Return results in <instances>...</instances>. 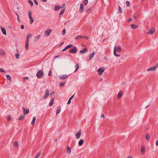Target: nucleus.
<instances>
[{
  "mask_svg": "<svg viewBox=\"0 0 158 158\" xmlns=\"http://www.w3.org/2000/svg\"><path fill=\"white\" fill-rule=\"evenodd\" d=\"M132 20V19L131 18H129L127 20V21L129 22L131 21Z\"/></svg>",
  "mask_w": 158,
  "mask_h": 158,
  "instance_id": "4d7b16f0",
  "label": "nucleus"
},
{
  "mask_svg": "<svg viewBox=\"0 0 158 158\" xmlns=\"http://www.w3.org/2000/svg\"><path fill=\"white\" fill-rule=\"evenodd\" d=\"M65 6V4H64L62 5V6L61 7H60V8H63Z\"/></svg>",
  "mask_w": 158,
  "mask_h": 158,
  "instance_id": "e2e57ef3",
  "label": "nucleus"
},
{
  "mask_svg": "<svg viewBox=\"0 0 158 158\" xmlns=\"http://www.w3.org/2000/svg\"><path fill=\"white\" fill-rule=\"evenodd\" d=\"M40 35H38L34 38V39L35 41L37 40L40 37Z\"/></svg>",
  "mask_w": 158,
  "mask_h": 158,
  "instance_id": "7c9ffc66",
  "label": "nucleus"
},
{
  "mask_svg": "<svg viewBox=\"0 0 158 158\" xmlns=\"http://www.w3.org/2000/svg\"><path fill=\"white\" fill-rule=\"evenodd\" d=\"M7 118L9 121H10L11 119V117L10 115H8L7 117Z\"/></svg>",
  "mask_w": 158,
  "mask_h": 158,
  "instance_id": "603ef678",
  "label": "nucleus"
},
{
  "mask_svg": "<svg viewBox=\"0 0 158 158\" xmlns=\"http://www.w3.org/2000/svg\"><path fill=\"white\" fill-rule=\"evenodd\" d=\"M25 117V116L24 115H20L19 118V120H23V119H24Z\"/></svg>",
  "mask_w": 158,
  "mask_h": 158,
  "instance_id": "393cba45",
  "label": "nucleus"
},
{
  "mask_svg": "<svg viewBox=\"0 0 158 158\" xmlns=\"http://www.w3.org/2000/svg\"><path fill=\"white\" fill-rule=\"evenodd\" d=\"M158 67V63H157L155 66H153L151 67H150L149 68L147 71H154L156 70V68H157Z\"/></svg>",
  "mask_w": 158,
  "mask_h": 158,
  "instance_id": "39448f33",
  "label": "nucleus"
},
{
  "mask_svg": "<svg viewBox=\"0 0 158 158\" xmlns=\"http://www.w3.org/2000/svg\"><path fill=\"white\" fill-rule=\"evenodd\" d=\"M118 51V52H120L121 51V47L120 46L118 47L117 49V47L116 46H115L114 48V55L116 56L119 57L120 56V55L117 54L116 52Z\"/></svg>",
  "mask_w": 158,
  "mask_h": 158,
  "instance_id": "f257e3e1",
  "label": "nucleus"
},
{
  "mask_svg": "<svg viewBox=\"0 0 158 158\" xmlns=\"http://www.w3.org/2000/svg\"><path fill=\"white\" fill-rule=\"evenodd\" d=\"M145 150V147L142 146L141 148V152L142 155H143L144 153Z\"/></svg>",
  "mask_w": 158,
  "mask_h": 158,
  "instance_id": "dca6fc26",
  "label": "nucleus"
},
{
  "mask_svg": "<svg viewBox=\"0 0 158 158\" xmlns=\"http://www.w3.org/2000/svg\"><path fill=\"white\" fill-rule=\"evenodd\" d=\"M130 4V2L128 1H127L126 2V5L127 7H129Z\"/></svg>",
  "mask_w": 158,
  "mask_h": 158,
  "instance_id": "37998d69",
  "label": "nucleus"
},
{
  "mask_svg": "<svg viewBox=\"0 0 158 158\" xmlns=\"http://www.w3.org/2000/svg\"><path fill=\"white\" fill-rule=\"evenodd\" d=\"M65 84V82H61L60 83V85L61 86H63Z\"/></svg>",
  "mask_w": 158,
  "mask_h": 158,
  "instance_id": "c03bdc74",
  "label": "nucleus"
},
{
  "mask_svg": "<svg viewBox=\"0 0 158 158\" xmlns=\"http://www.w3.org/2000/svg\"><path fill=\"white\" fill-rule=\"evenodd\" d=\"M59 56H59V55H58V56H55V57H54V58H58V57H59Z\"/></svg>",
  "mask_w": 158,
  "mask_h": 158,
  "instance_id": "338daca9",
  "label": "nucleus"
},
{
  "mask_svg": "<svg viewBox=\"0 0 158 158\" xmlns=\"http://www.w3.org/2000/svg\"><path fill=\"white\" fill-rule=\"evenodd\" d=\"M73 44H69V45H67V46H66L62 51L63 52L65 51L66 50H67V49L73 46Z\"/></svg>",
  "mask_w": 158,
  "mask_h": 158,
  "instance_id": "4468645a",
  "label": "nucleus"
},
{
  "mask_svg": "<svg viewBox=\"0 0 158 158\" xmlns=\"http://www.w3.org/2000/svg\"><path fill=\"white\" fill-rule=\"evenodd\" d=\"M77 52V48L75 46H74L72 49H70L69 50V52L70 53H76Z\"/></svg>",
  "mask_w": 158,
  "mask_h": 158,
  "instance_id": "7ed1b4c3",
  "label": "nucleus"
},
{
  "mask_svg": "<svg viewBox=\"0 0 158 158\" xmlns=\"http://www.w3.org/2000/svg\"><path fill=\"white\" fill-rule=\"evenodd\" d=\"M155 28H151L150 30H149V31L147 33L148 34H150V35H152L154 33L155 31Z\"/></svg>",
  "mask_w": 158,
  "mask_h": 158,
  "instance_id": "423d86ee",
  "label": "nucleus"
},
{
  "mask_svg": "<svg viewBox=\"0 0 158 158\" xmlns=\"http://www.w3.org/2000/svg\"><path fill=\"white\" fill-rule=\"evenodd\" d=\"M84 6L82 3H81L80 5V7L79 9V11L80 13H82L83 11Z\"/></svg>",
  "mask_w": 158,
  "mask_h": 158,
  "instance_id": "ddd939ff",
  "label": "nucleus"
},
{
  "mask_svg": "<svg viewBox=\"0 0 158 158\" xmlns=\"http://www.w3.org/2000/svg\"><path fill=\"white\" fill-rule=\"evenodd\" d=\"M67 152L68 154H70L71 153V150L69 146L67 147Z\"/></svg>",
  "mask_w": 158,
  "mask_h": 158,
  "instance_id": "b1692460",
  "label": "nucleus"
},
{
  "mask_svg": "<svg viewBox=\"0 0 158 158\" xmlns=\"http://www.w3.org/2000/svg\"><path fill=\"white\" fill-rule=\"evenodd\" d=\"M104 69L103 67L100 68L97 70V71L98 72V74L99 75H101L103 72L104 71Z\"/></svg>",
  "mask_w": 158,
  "mask_h": 158,
  "instance_id": "20e7f679",
  "label": "nucleus"
},
{
  "mask_svg": "<svg viewBox=\"0 0 158 158\" xmlns=\"http://www.w3.org/2000/svg\"><path fill=\"white\" fill-rule=\"evenodd\" d=\"M32 35L31 33L28 34L27 36L26 40L29 41V39L31 36Z\"/></svg>",
  "mask_w": 158,
  "mask_h": 158,
  "instance_id": "5701e85b",
  "label": "nucleus"
},
{
  "mask_svg": "<svg viewBox=\"0 0 158 158\" xmlns=\"http://www.w3.org/2000/svg\"><path fill=\"white\" fill-rule=\"evenodd\" d=\"M65 33H66L65 29H63V31H62V35H65Z\"/></svg>",
  "mask_w": 158,
  "mask_h": 158,
  "instance_id": "58836bf2",
  "label": "nucleus"
},
{
  "mask_svg": "<svg viewBox=\"0 0 158 158\" xmlns=\"http://www.w3.org/2000/svg\"><path fill=\"white\" fill-rule=\"evenodd\" d=\"M52 71L51 70H50L49 72L48 73V76H51L52 75Z\"/></svg>",
  "mask_w": 158,
  "mask_h": 158,
  "instance_id": "de8ad7c7",
  "label": "nucleus"
},
{
  "mask_svg": "<svg viewBox=\"0 0 158 158\" xmlns=\"http://www.w3.org/2000/svg\"><path fill=\"white\" fill-rule=\"evenodd\" d=\"M65 9L61 10L60 12V15H61L63 14L64 12Z\"/></svg>",
  "mask_w": 158,
  "mask_h": 158,
  "instance_id": "e433bc0d",
  "label": "nucleus"
},
{
  "mask_svg": "<svg viewBox=\"0 0 158 158\" xmlns=\"http://www.w3.org/2000/svg\"><path fill=\"white\" fill-rule=\"evenodd\" d=\"M54 98H52L49 103V106H52V105L54 103Z\"/></svg>",
  "mask_w": 158,
  "mask_h": 158,
  "instance_id": "412c9836",
  "label": "nucleus"
},
{
  "mask_svg": "<svg viewBox=\"0 0 158 158\" xmlns=\"http://www.w3.org/2000/svg\"><path fill=\"white\" fill-rule=\"evenodd\" d=\"M88 0H84L83 2V4L85 5L86 6L88 3Z\"/></svg>",
  "mask_w": 158,
  "mask_h": 158,
  "instance_id": "2f4dec72",
  "label": "nucleus"
},
{
  "mask_svg": "<svg viewBox=\"0 0 158 158\" xmlns=\"http://www.w3.org/2000/svg\"><path fill=\"white\" fill-rule=\"evenodd\" d=\"M43 74V70H39L36 74L37 77L39 79L42 76Z\"/></svg>",
  "mask_w": 158,
  "mask_h": 158,
  "instance_id": "f03ea898",
  "label": "nucleus"
},
{
  "mask_svg": "<svg viewBox=\"0 0 158 158\" xmlns=\"http://www.w3.org/2000/svg\"><path fill=\"white\" fill-rule=\"evenodd\" d=\"M0 71L4 73H6V71L4 70L2 68H0Z\"/></svg>",
  "mask_w": 158,
  "mask_h": 158,
  "instance_id": "a19ab883",
  "label": "nucleus"
},
{
  "mask_svg": "<svg viewBox=\"0 0 158 158\" xmlns=\"http://www.w3.org/2000/svg\"><path fill=\"white\" fill-rule=\"evenodd\" d=\"M30 19V23H31V24H32L34 21V19H33V18H32Z\"/></svg>",
  "mask_w": 158,
  "mask_h": 158,
  "instance_id": "8fccbe9b",
  "label": "nucleus"
},
{
  "mask_svg": "<svg viewBox=\"0 0 158 158\" xmlns=\"http://www.w3.org/2000/svg\"><path fill=\"white\" fill-rule=\"evenodd\" d=\"M75 67H76V70L74 71V72H76L78 70L79 68V64H76L75 65Z\"/></svg>",
  "mask_w": 158,
  "mask_h": 158,
  "instance_id": "72a5a7b5",
  "label": "nucleus"
},
{
  "mask_svg": "<svg viewBox=\"0 0 158 158\" xmlns=\"http://www.w3.org/2000/svg\"><path fill=\"white\" fill-rule=\"evenodd\" d=\"M20 55L19 53H17L15 55V56L16 59H19V56Z\"/></svg>",
  "mask_w": 158,
  "mask_h": 158,
  "instance_id": "a18cd8bd",
  "label": "nucleus"
},
{
  "mask_svg": "<svg viewBox=\"0 0 158 158\" xmlns=\"http://www.w3.org/2000/svg\"><path fill=\"white\" fill-rule=\"evenodd\" d=\"M49 91L48 89L46 90L45 92V95L44 96V99L46 98L49 95Z\"/></svg>",
  "mask_w": 158,
  "mask_h": 158,
  "instance_id": "9b49d317",
  "label": "nucleus"
},
{
  "mask_svg": "<svg viewBox=\"0 0 158 158\" xmlns=\"http://www.w3.org/2000/svg\"><path fill=\"white\" fill-rule=\"evenodd\" d=\"M60 8V7L58 6H56L55 7L54 10L55 11H57L59 10Z\"/></svg>",
  "mask_w": 158,
  "mask_h": 158,
  "instance_id": "bb28decb",
  "label": "nucleus"
},
{
  "mask_svg": "<svg viewBox=\"0 0 158 158\" xmlns=\"http://www.w3.org/2000/svg\"><path fill=\"white\" fill-rule=\"evenodd\" d=\"M84 143V141L83 139H80L78 142V145L79 146H81Z\"/></svg>",
  "mask_w": 158,
  "mask_h": 158,
  "instance_id": "6ab92c4d",
  "label": "nucleus"
},
{
  "mask_svg": "<svg viewBox=\"0 0 158 158\" xmlns=\"http://www.w3.org/2000/svg\"><path fill=\"white\" fill-rule=\"evenodd\" d=\"M92 11V10L91 9H89L86 10V12L88 13H89Z\"/></svg>",
  "mask_w": 158,
  "mask_h": 158,
  "instance_id": "79ce46f5",
  "label": "nucleus"
},
{
  "mask_svg": "<svg viewBox=\"0 0 158 158\" xmlns=\"http://www.w3.org/2000/svg\"><path fill=\"white\" fill-rule=\"evenodd\" d=\"M31 14H32V13H31V11H29L28 12V16H29V19L32 18V17L31 16Z\"/></svg>",
  "mask_w": 158,
  "mask_h": 158,
  "instance_id": "c9c22d12",
  "label": "nucleus"
},
{
  "mask_svg": "<svg viewBox=\"0 0 158 158\" xmlns=\"http://www.w3.org/2000/svg\"><path fill=\"white\" fill-rule=\"evenodd\" d=\"M28 2L30 3L31 6H32L33 5V2L29 0H28Z\"/></svg>",
  "mask_w": 158,
  "mask_h": 158,
  "instance_id": "09e8293b",
  "label": "nucleus"
},
{
  "mask_svg": "<svg viewBox=\"0 0 158 158\" xmlns=\"http://www.w3.org/2000/svg\"><path fill=\"white\" fill-rule=\"evenodd\" d=\"M74 94L70 98V99H72L73 98H74Z\"/></svg>",
  "mask_w": 158,
  "mask_h": 158,
  "instance_id": "680f3d73",
  "label": "nucleus"
},
{
  "mask_svg": "<svg viewBox=\"0 0 158 158\" xmlns=\"http://www.w3.org/2000/svg\"><path fill=\"white\" fill-rule=\"evenodd\" d=\"M61 110V107H59L58 109H57V110H56V114H58L60 112V110Z\"/></svg>",
  "mask_w": 158,
  "mask_h": 158,
  "instance_id": "c756f323",
  "label": "nucleus"
},
{
  "mask_svg": "<svg viewBox=\"0 0 158 158\" xmlns=\"http://www.w3.org/2000/svg\"><path fill=\"white\" fill-rule=\"evenodd\" d=\"M104 60H108V59L107 58V57H105L104 58Z\"/></svg>",
  "mask_w": 158,
  "mask_h": 158,
  "instance_id": "0e129e2a",
  "label": "nucleus"
},
{
  "mask_svg": "<svg viewBox=\"0 0 158 158\" xmlns=\"http://www.w3.org/2000/svg\"><path fill=\"white\" fill-rule=\"evenodd\" d=\"M0 54L1 55H4L5 54V52H4V51H3V50H0Z\"/></svg>",
  "mask_w": 158,
  "mask_h": 158,
  "instance_id": "49530a36",
  "label": "nucleus"
},
{
  "mask_svg": "<svg viewBox=\"0 0 158 158\" xmlns=\"http://www.w3.org/2000/svg\"><path fill=\"white\" fill-rule=\"evenodd\" d=\"M81 131L80 130L78 132H77L75 134V136L76 139H78L79 138L81 135Z\"/></svg>",
  "mask_w": 158,
  "mask_h": 158,
  "instance_id": "1a4fd4ad",
  "label": "nucleus"
},
{
  "mask_svg": "<svg viewBox=\"0 0 158 158\" xmlns=\"http://www.w3.org/2000/svg\"><path fill=\"white\" fill-rule=\"evenodd\" d=\"M41 155V152H39L38 153L35 157V158H38Z\"/></svg>",
  "mask_w": 158,
  "mask_h": 158,
  "instance_id": "f704fd0d",
  "label": "nucleus"
},
{
  "mask_svg": "<svg viewBox=\"0 0 158 158\" xmlns=\"http://www.w3.org/2000/svg\"><path fill=\"white\" fill-rule=\"evenodd\" d=\"M35 3L36 5H38V3L37 1L36 0H34Z\"/></svg>",
  "mask_w": 158,
  "mask_h": 158,
  "instance_id": "864d4df0",
  "label": "nucleus"
},
{
  "mask_svg": "<svg viewBox=\"0 0 158 158\" xmlns=\"http://www.w3.org/2000/svg\"><path fill=\"white\" fill-rule=\"evenodd\" d=\"M1 29L2 31V33L4 35H6V31L5 28L3 27H1Z\"/></svg>",
  "mask_w": 158,
  "mask_h": 158,
  "instance_id": "f3484780",
  "label": "nucleus"
},
{
  "mask_svg": "<svg viewBox=\"0 0 158 158\" xmlns=\"http://www.w3.org/2000/svg\"><path fill=\"white\" fill-rule=\"evenodd\" d=\"M35 120H36V118L35 117H34L33 118V119H32V120L31 122V124L33 125H34V124H35Z\"/></svg>",
  "mask_w": 158,
  "mask_h": 158,
  "instance_id": "a878e982",
  "label": "nucleus"
},
{
  "mask_svg": "<svg viewBox=\"0 0 158 158\" xmlns=\"http://www.w3.org/2000/svg\"><path fill=\"white\" fill-rule=\"evenodd\" d=\"M131 27L133 29H135L138 27V26L137 25H135L134 24H131Z\"/></svg>",
  "mask_w": 158,
  "mask_h": 158,
  "instance_id": "4be33fe9",
  "label": "nucleus"
},
{
  "mask_svg": "<svg viewBox=\"0 0 158 158\" xmlns=\"http://www.w3.org/2000/svg\"><path fill=\"white\" fill-rule=\"evenodd\" d=\"M54 92H52L50 94V95H54Z\"/></svg>",
  "mask_w": 158,
  "mask_h": 158,
  "instance_id": "13d9d810",
  "label": "nucleus"
},
{
  "mask_svg": "<svg viewBox=\"0 0 158 158\" xmlns=\"http://www.w3.org/2000/svg\"><path fill=\"white\" fill-rule=\"evenodd\" d=\"M83 36H81V35H79L76 37V38H75V40H77L83 38Z\"/></svg>",
  "mask_w": 158,
  "mask_h": 158,
  "instance_id": "cd10ccee",
  "label": "nucleus"
},
{
  "mask_svg": "<svg viewBox=\"0 0 158 158\" xmlns=\"http://www.w3.org/2000/svg\"><path fill=\"white\" fill-rule=\"evenodd\" d=\"M68 77L67 75H63L60 76L59 78L60 79L64 80L66 79Z\"/></svg>",
  "mask_w": 158,
  "mask_h": 158,
  "instance_id": "9d476101",
  "label": "nucleus"
},
{
  "mask_svg": "<svg viewBox=\"0 0 158 158\" xmlns=\"http://www.w3.org/2000/svg\"><path fill=\"white\" fill-rule=\"evenodd\" d=\"M14 145L15 147H18L19 146L18 142L17 141L15 142L14 143Z\"/></svg>",
  "mask_w": 158,
  "mask_h": 158,
  "instance_id": "473e14b6",
  "label": "nucleus"
},
{
  "mask_svg": "<svg viewBox=\"0 0 158 158\" xmlns=\"http://www.w3.org/2000/svg\"><path fill=\"white\" fill-rule=\"evenodd\" d=\"M71 99H70V98L69 99V100L68 101V103H67V104H70L71 102Z\"/></svg>",
  "mask_w": 158,
  "mask_h": 158,
  "instance_id": "3c124183",
  "label": "nucleus"
},
{
  "mask_svg": "<svg viewBox=\"0 0 158 158\" xmlns=\"http://www.w3.org/2000/svg\"><path fill=\"white\" fill-rule=\"evenodd\" d=\"M83 38H85L87 40H88L89 39V37L87 36H83Z\"/></svg>",
  "mask_w": 158,
  "mask_h": 158,
  "instance_id": "5fc2aeb1",
  "label": "nucleus"
},
{
  "mask_svg": "<svg viewBox=\"0 0 158 158\" xmlns=\"http://www.w3.org/2000/svg\"><path fill=\"white\" fill-rule=\"evenodd\" d=\"M156 145L157 146H158V140H157L156 143Z\"/></svg>",
  "mask_w": 158,
  "mask_h": 158,
  "instance_id": "bf43d9fd",
  "label": "nucleus"
},
{
  "mask_svg": "<svg viewBox=\"0 0 158 158\" xmlns=\"http://www.w3.org/2000/svg\"><path fill=\"white\" fill-rule=\"evenodd\" d=\"M88 49L86 48H85L83 50H81L80 51L79 53L81 54L82 53H85L87 52Z\"/></svg>",
  "mask_w": 158,
  "mask_h": 158,
  "instance_id": "f8f14e48",
  "label": "nucleus"
},
{
  "mask_svg": "<svg viewBox=\"0 0 158 158\" xmlns=\"http://www.w3.org/2000/svg\"><path fill=\"white\" fill-rule=\"evenodd\" d=\"M52 30L48 29L45 31L44 35L46 36H48L51 32Z\"/></svg>",
  "mask_w": 158,
  "mask_h": 158,
  "instance_id": "0eeeda50",
  "label": "nucleus"
},
{
  "mask_svg": "<svg viewBox=\"0 0 158 158\" xmlns=\"http://www.w3.org/2000/svg\"><path fill=\"white\" fill-rule=\"evenodd\" d=\"M101 117H103L104 118H105V116H104V114H102L101 115Z\"/></svg>",
  "mask_w": 158,
  "mask_h": 158,
  "instance_id": "774afa93",
  "label": "nucleus"
},
{
  "mask_svg": "<svg viewBox=\"0 0 158 158\" xmlns=\"http://www.w3.org/2000/svg\"><path fill=\"white\" fill-rule=\"evenodd\" d=\"M122 13V8L120 6H119L118 7V14H121Z\"/></svg>",
  "mask_w": 158,
  "mask_h": 158,
  "instance_id": "c85d7f7f",
  "label": "nucleus"
},
{
  "mask_svg": "<svg viewBox=\"0 0 158 158\" xmlns=\"http://www.w3.org/2000/svg\"><path fill=\"white\" fill-rule=\"evenodd\" d=\"M18 17L17 18V19H18V21H19V22H20V20L19 16L18 17Z\"/></svg>",
  "mask_w": 158,
  "mask_h": 158,
  "instance_id": "69168bd1",
  "label": "nucleus"
},
{
  "mask_svg": "<svg viewBox=\"0 0 158 158\" xmlns=\"http://www.w3.org/2000/svg\"><path fill=\"white\" fill-rule=\"evenodd\" d=\"M123 94V92L122 91H120L119 92L118 95V99H119L121 98L122 95Z\"/></svg>",
  "mask_w": 158,
  "mask_h": 158,
  "instance_id": "aec40b11",
  "label": "nucleus"
},
{
  "mask_svg": "<svg viewBox=\"0 0 158 158\" xmlns=\"http://www.w3.org/2000/svg\"><path fill=\"white\" fill-rule=\"evenodd\" d=\"M24 79L25 80V79L28 80V78L27 77H24Z\"/></svg>",
  "mask_w": 158,
  "mask_h": 158,
  "instance_id": "052dcab7",
  "label": "nucleus"
},
{
  "mask_svg": "<svg viewBox=\"0 0 158 158\" xmlns=\"http://www.w3.org/2000/svg\"><path fill=\"white\" fill-rule=\"evenodd\" d=\"M21 28L22 29H23L24 28V26L23 25H21Z\"/></svg>",
  "mask_w": 158,
  "mask_h": 158,
  "instance_id": "6e6d98bb",
  "label": "nucleus"
},
{
  "mask_svg": "<svg viewBox=\"0 0 158 158\" xmlns=\"http://www.w3.org/2000/svg\"><path fill=\"white\" fill-rule=\"evenodd\" d=\"M29 41L27 40H26V41L25 47L27 50H28V47L29 45Z\"/></svg>",
  "mask_w": 158,
  "mask_h": 158,
  "instance_id": "a211bd4d",
  "label": "nucleus"
},
{
  "mask_svg": "<svg viewBox=\"0 0 158 158\" xmlns=\"http://www.w3.org/2000/svg\"><path fill=\"white\" fill-rule=\"evenodd\" d=\"M95 54V52H92L91 54H90L89 55V60H88V61L91 60L94 57V56Z\"/></svg>",
  "mask_w": 158,
  "mask_h": 158,
  "instance_id": "2eb2a0df",
  "label": "nucleus"
},
{
  "mask_svg": "<svg viewBox=\"0 0 158 158\" xmlns=\"http://www.w3.org/2000/svg\"><path fill=\"white\" fill-rule=\"evenodd\" d=\"M150 136L149 135H147L146 136V139L147 140H148L149 139Z\"/></svg>",
  "mask_w": 158,
  "mask_h": 158,
  "instance_id": "ea45409f",
  "label": "nucleus"
},
{
  "mask_svg": "<svg viewBox=\"0 0 158 158\" xmlns=\"http://www.w3.org/2000/svg\"><path fill=\"white\" fill-rule=\"evenodd\" d=\"M6 77L8 80H11V77L10 75H7L6 76Z\"/></svg>",
  "mask_w": 158,
  "mask_h": 158,
  "instance_id": "4c0bfd02",
  "label": "nucleus"
},
{
  "mask_svg": "<svg viewBox=\"0 0 158 158\" xmlns=\"http://www.w3.org/2000/svg\"><path fill=\"white\" fill-rule=\"evenodd\" d=\"M23 113L24 115L27 114L29 113V110L28 108L26 110L24 107H23Z\"/></svg>",
  "mask_w": 158,
  "mask_h": 158,
  "instance_id": "6e6552de",
  "label": "nucleus"
}]
</instances>
